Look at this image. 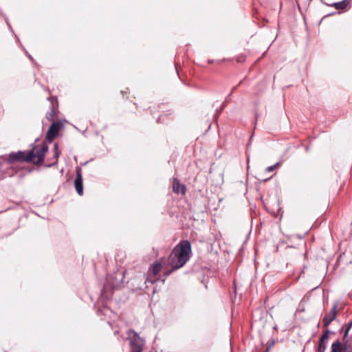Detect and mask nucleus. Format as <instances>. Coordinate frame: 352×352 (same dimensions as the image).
Masks as SVG:
<instances>
[{"instance_id":"obj_1","label":"nucleus","mask_w":352,"mask_h":352,"mask_svg":"<svg viewBox=\"0 0 352 352\" xmlns=\"http://www.w3.org/2000/svg\"><path fill=\"white\" fill-rule=\"evenodd\" d=\"M48 151V146L45 144L35 146L30 151H18L11 153L8 155L10 164L16 162H32L34 164H41L43 162L45 153Z\"/></svg>"},{"instance_id":"obj_2","label":"nucleus","mask_w":352,"mask_h":352,"mask_svg":"<svg viewBox=\"0 0 352 352\" xmlns=\"http://www.w3.org/2000/svg\"><path fill=\"white\" fill-rule=\"evenodd\" d=\"M191 244L188 240H182L177 244V269L182 267L192 256Z\"/></svg>"},{"instance_id":"obj_3","label":"nucleus","mask_w":352,"mask_h":352,"mask_svg":"<svg viewBox=\"0 0 352 352\" xmlns=\"http://www.w3.org/2000/svg\"><path fill=\"white\" fill-rule=\"evenodd\" d=\"M127 340L129 342L131 352H142L144 340L133 329L127 331Z\"/></svg>"},{"instance_id":"obj_4","label":"nucleus","mask_w":352,"mask_h":352,"mask_svg":"<svg viewBox=\"0 0 352 352\" xmlns=\"http://www.w3.org/2000/svg\"><path fill=\"white\" fill-rule=\"evenodd\" d=\"M125 274L126 271L118 270L113 274L107 276V283L109 284L113 289L118 288L124 284Z\"/></svg>"},{"instance_id":"obj_5","label":"nucleus","mask_w":352,"mask_h":352,"mask_svg":"<svg viewBox=\"0 0 352 352\" xmlns=\"http://www.w3.org/2000/svg\"><path fill=\"white\" fill-rule=\"evenodd\" d=\"M163 265L161 262H156L153 264V265L150 268L148 272L147 281L151 283H154L158 280H160V277L158 276L159 272L162 270Z\"/></svg>"},{"instance_id":"obj_6","label":"nucleus","mask_w":352,"mask_h":352,"mask_svg":"<svg viewBox=\"0 0 352 352\" xmlns=\"http://www.w3.org/2000/svg\"><path fill=\"white\" fill-rule=\"evenodd\" d=\"M63 126V124L60 121L54 122L50 126L47 134L46 139L52 142L53 140L57 136L59 131Z\"/></svg>"},{"instance_id":"obj_7","label":"nucleus","mask_w":352,"mask_h":352,"mask_svg":"<svg viewBox=\"0 0 352 352\" xmlns=\"http://www.w3.org/2000/svg\"><path fill=\"white\" fill-rule=\"evenodd\" d=\"M338 302L333 305L331 309L327 312L322 319L323 326L327 328L329 325L336 318L338 315Z\"/></svg>"},{"instance_id":"obj_8","label":"nucleus","mask_w":352,"mask_h":352,"mask_svg":"<svg viewBox=\"0 0 352 352\" xmlns=\"http://www.w3.org/2000/svg\"><path fill=\"white\" fill-rule=\"evenodd\" d=\"M74 186L76 192L82 196L83 195V185H82V176L81 169L77 168L76 170V178L74 180Z\"/></svg>"},{"instance_id":"obj_9","label":"nucleus","mask_w":352,"mask_h":352,"mask_svg":"<svg viewBox=\"0 0 352 352\" xmlns=\"http://www.w3.org/2000/svg\"><path fill=\"white\" fill-rule=\"evenodd\" d=\"M47 100L51 102V109L50 111L46 113V118L50 121H52L56 116V106H57L58 101L52 97L48 98Z\"/></svg>"},{"instance_id":"obj_10","label":"nucleus","mask_w":352,"mask_h":352,"mask_svg":"<svg viewBox=\"0 0 352 352\" xmlns=\"http://www.w3.org/2000/svg\"><path fill=\"white\" fill-rule=\"evenodd\" d=\"M331 352H344L345 343L343 344L337 340L331 344Z\"/></svg>"},{"instance_id":"obj_11","label":"nucleus","mask_w":352,"mask_h":352,"mask_svg":"<svg viewBox=\"0 0 352 352\" xmlns=\"http://www.w3.org/2000/svg\"><path fill=\"white\" fill-rule=\"evenodd\" d=\"M350 1L349 0H343L340 2L334 3L333 6L336 10H344L349 5Z\"/></svg>"},{"instance_id":"obj_12","label":"nucleus","mask_w":352,"mask_h":352,"mask_svg":"<svg viewBox=\"0 0 352 352\" xmlns=\"http://www.w3.org/2000/svg\"><path fill=\"white\" fill-rule=\"evenodd\" d=\"M54 155L53 157L54 161H53V162H52L51 164H49V166H51L54 164H56L58 162V157L60 155V151L58 150V145L57 143H55L54 144Z\"/></svg>"},{"instance_id":"obj_13","label":"nucleus","mask_w":352,"mask_h":352,"mask_svg":"<svg viewBox=\"0 0 352 352\" xmlns=\"http://www.w3.org/2000/svg\"><path fill=\"white\" fill-rule=\"evenodd\" d=\"M329 330L327 328L326 331L321 336L318 342L325 343V340H327L329 338Z\"/></svg>"},{"instance_id":"obj_14","label":"nucleus","mask_w":352,"mask_h":352,"mask_svg":"<svg viewBox=\"0 0 352 352\" xmlns=\"http://www.w3.org/2000/svg\"><path fill=\"white\" fill-rule=\"evenodd\" d=\"M186 186L184 185L179 184V182H177V194L179 192H181L183 195H184L186 194Z\"/></svg>"},{"instance_id":"obj_15","label":"nucleus","mask_w":352,"mask_h":352,"mask_svg":"<svg viewBox=\"0 0 352 352\" xmlns=\"http://www.w3.org/2000/svg\"><path fill=\"white\" fill-rule=\"evenodd\" d=\"M280 166V164L279 162H277V163H276L275 164H274L272 166H270L267 167L265 170H266V172H272L275 169L279 168Z\"/></svg>"},{"instance_id":"obj_16","label":"nucleus","mask_w":352,"mask_h":352,"mask_svg":"<svg viewBox=\"0 0 352 352\" xmlns=\"http://www.w3.org/2000/svg\"><path fill=\"white\" fill-rule=\"evenodd\" d=\"M326 348H327V346H326L325 343L318 342V347L317 352H324L326 350Z\"/></svg>"},{"instance_id":"obj_17","label":"nucleus","mask_w":352,"mask_h":352,"mask_svg":"<svg viewBox=\"0 0 352 352\" xmlns=\"http://www.w3.org/2000/svg\"><path fill=\"white\" fill-rule=\"evenodd\" d=\"M246 56L244 54H240L236 57V60L238 63H243L245 60Z\"/></svg>"},{"instance_id":"obj_18","label":"nucleus","mask_w":352,"mask_h":352,"mask_svg":"<svg viewBox=\"0 0 352 352\" xmlns=\"http://www.w3.org/2000/svg\"><path fill=\"white\" fill-rule=\"evenodd\" d=\"M175 270H176V263H175L174 262H172L171 263V269L170 270H168V272L166 271H164V274L168 276L173 271H174Z\"/></svg>"},{"instance_id":"obj_19","label":"nucleus","mask_w":352,"mask_h":352,"mask_svg":"<svg viewBox=\"0 0 352 352\" xmlns=\"http://www.w3.org/2000/svg\"><path fill=\"white\" fill-rule=\"evenodd\" d=\"M344 352H352V344L345 343Z\"/></svg>"},{"instance_id":"obj_20","label":"nucleus","mask_w":352,"mask_h":352,"mask_svg":"<svg viewBox=\"0 0 352 352\" xmlns=\"http://www.w3.org/2000/svg\"><path fill=\"white\" fill-rule=\"evenodd\" d=\"M171 113H166V114H164V115H160V117L158 118V120H157V122H164L165 121V116H168L169 115H170Z\"/></svg>"},{"instance_id":"obj_21","label":"nucleus","mask_w":352,"mask_h":352,"mask_svg":"<svg viewBox=\"0 0 352 352\" xmlns=\"http://www.w3.org/2000/svg\"><path fill=\"white\" fill-rule=\"evenodd\" d=\"M176 256V247H175L173 250H172V252L170 255V257L168 258L169 259H171V260H173L174 258Z\"/></svg>"},{"instance_id":"obj_22","label":"nucleus","mask_w":352,"mask_h":352,"mask_svg":"<svg viewBox=\"0 0 352 352\" xmlns=\"http://www.w3.org/2000/svg\"><path fill=\"white\" fill-rule=\"evenodd\" d=\"M173 191L176 192V178H173Z\"/></svg>"},{"instance_id":"obj_23","label":"nucleus","mask_w":352,"mask_h":352,"mask_svg":"<svg viewBox=\"0 0 352 352\" xmlns=\"http://www.w3.org/2000/svg\"><path fill=\"white\" fill-rule=\"evenodd\" d=\"M3 177H4V176H3V175H0V179H1V178H3Z\"/></svg>"}]
</instances>
